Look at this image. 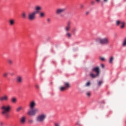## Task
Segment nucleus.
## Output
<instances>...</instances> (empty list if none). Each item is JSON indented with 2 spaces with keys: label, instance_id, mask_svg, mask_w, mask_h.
Segmentation results:
<instances>
[{
  "label": "nucleus",
  "instance_id": "obj_1",
  "mask_svg": "<svg viewBox=\"0 0 126 126\" xmlns=\"http://www.w3.org/2000/svg\"><path fill=\"white\" fill-rule=\"evenodd\" d=\"M1 110H2L1 114L3 116L6 117V118H9V114H8L11 110V106L10 105H2L1 107Z\"/></svg>",
  "mask_w": 126,
  "mask_h": 126
},
{
  "label": "nucleus",
  "instance_id": "obj_2",
  "mask_svg": "<svg viewBox=\"0 0 126 126\" xmlns=\"http://www.w3.org/2000/svg\"><path fill=\"white\" fill-rule=\"evenodd\" d=\"M93 71H94V72H95L96 74H94L93 73H91L90 76L92 77V78H95L99 76L100 74V68L98 66L94 67L93 68Z\"/></svg>",
  "mask_w": 126,
  "mask_h": 126
},
{
  "label": "nucleus",
  "instance_id": "obj_3",
  "mask_svg": "<svg viewBox=\"0 0 126 126\" xmlns=\"http://www.w3.org/2000/svg\"><path fill=\"white\" fill-rule=\"evenodd\" d=\"M66 11V8H58L55 10L56 15H59L61 17H63V13H64Z\"/></svg>",
  "mask_w": 126,
  "mask_h": 126
},
{
  "label": "nucleus",
  "instance_id": "obj_4",
  "mask_svg": "<svg viewBox=\"0 0 126 126\" xmlns=\"http://www.w3.org/2000/svg\"><path fill=\"white\" fill-rule=\"evenodd\" d=\"M39 112H40L39 108L31 109V110L28 112V115L31 116V117H34V116H35Z\"/></svg>",
  "mask_w": 126,
  "mask_h": 126
},
{
  "label": "nucleus",
  "instance_id": "obj_5",
  "mask_svg": "<svg viewBox=\"0 0 126 126\" xmlns=\"http://www.w3.org/2000/svg\"><path fill=\"white\" fill-rule=\"evenodd\" d=\"M37 14L33 11L32 12H30L28 14V18L30 21H33L36 19V15Z\"/></svg>",
  "mask_w": 126,
  "mask_h": 126
},
{
  "label": "nucleus",
  "instance_id": "obj_6",
  "mask_svg": "<svg viewBox=\"0 0 126 126\" xmlns=\"http://www.w3.org/2000/svg\"><path fill=\"white\" fill-rule=\"evenodd\" d=\"M45 119H46V115L41 114L39 115L36 118V123H43L44 121H45Z\"/></svg>",
  "mask_w": 126,
  "mask_h": 126
},
{
  "label": "nucleus",
  "instance_id": "obj_7",
  "mask_svg": "<svg viewBox=\"0 0 126 126\" xmlns=\"http://www.w3.org/2000/svg\"><path fill=\"white\" fill-rule=\"evenodd\" d=\"M98 42L101 45H108L109 43V39L107 38H99Z\"/></svg>",
  "mask_w": 126,
  "mask_h": 126
},
{
  "label": "nucleus",
  "instance_id": "obj_8",
  "mask_svg": "<svg viewBox=\"0 0 126 126\" xmlns=\"http://www.w3.org/2000/svg\"><path fill=\"white\" fill-rule=\"evenodd\" d=\"M70 87V84L68 82H64V87H61L60 88V91H64L66 89H68Z\"/></svg>",
  "mask_w": 126,
  "mask_h": 126
},
{
  "label": "nucleus",
  "instance_id": "obj_9",
  "mask_svg": "<svg viewBox=\"0 0 126 126\" xmlns=\"http://www.w3.org/2000/svg\"><path fill=\"white\" fill-rule=\"evenodd\" d=\"M116 26H120L121 29H125V26L126 25V23L124 22H123L121 20H117L116 22Z\"/></svg>",
  "mask_w": 126,
  "mask_h": 126
},
{
  "label": "nucleus",
  "instance_id": "obj_10",
  "mask_svg": "<svg viewBox=\"0 0 126 126\" xmlns=\"http://www.w3.org/2000/svg\"><path fill=\"white\" fill-rule=\"evenodd\" d=\"M42 9H43V7H41V6H40L39 5H36L34 7V10L33 11L36 14H38V13H40L41 12V11H42Z\"/></svg>",
  "mask_w": 126,
  "mask_h": 126
},
{
  "label": "nucleus",
  "instance_id": "obj_11",
  "mask_svg": "<svg viewBox=\"0 0 126 126\" xmlns=\"http://www.w3.org/2000/svg\"><path fill=\"white\" fill-rule=\"evenodd\" d=\"M70 29H71V22L68 21L66 24V26L64 27V30L66 32H68L70 31Z\"/></svg>",
  "mask_w": 126,
  "mask_h": 126
},
{
  "label": "nucleus",
  "instance_id": "obj_12",
  "mask_svg": "<svg viewBox=\"0 0 126 126\" xmlns=\"http://www.w3.org/2000/svg\"><path fill=\"white\" fill-rule=\"evenodd\" d=\"M16 82L17 83H19V84H21V83L23 82V77L21 76H18L16 77Z\"/></svg>",
  "mask_w": 126,
  "mask_h": 126
},
{
  "label": "nucleus",
  "instance_id": "obj_13",
  "mask_svg": "<svg viewBox=\"0 0 126 126\" xmlns=\"http://www.w3.org/2000/svg\"><path fill=\"white\" fill-rule=\"evenodd\" d=\"M20 123L21 124V125H24L25 123H26V116H23L20 119Z\"/></svg>",
  "mask_w": 126,
  "mask_h": 126
},
{
  "label": "nucleus",
  "instance_id": "obj_14",
  "mask_svg": "<svg viewBox=\"0 0 126 126\" xmlns=\"http://www.w3.org/2000/svg\"><path fill=\"white\" fill-rule=\"evenodd\" d=\"M29 107L30 109H34L36 107V102L34 100L31 101L29 104Z\"/></svg>",
  "mask_w": 126,
  "mask_h": 126
},
{
  "label": "nucleus",
  "instance_id": "obj_15",
  "mask_svg": "<svg viewBox=\"0 0 126 126\" xmlns=\"http://www.w3.org/2000/svg\"><path fill=\"white\" fill-rule=\"evenodd\" d=\"M3 101H8V96L4 95L3 96L0 97V101L2 102Z\"/></svg>",
  "mask_w": 126,
  "mask_h": 126
},
{
  "label": "nucleus",
  "instance_id": "obj_16",
  "mask_svg": "<svg viewBox=\"0 0 126 126\" xmlns=\"http://www.w3.org/2000/svg\"><path fill=\"white\" fill-rule=\"evenodd\" d=\"M114 61H115V56H110L108 59V62L109 63H114Z\"/></svg>",
  "mask_w": 126,
  "mask_h": 126
},
{
  "label": "nucleus",
  "instance_id": "obj_17",
  "mask_svg": "<svg viewBox=\"0 0 126 126\" xmlns=\"http://www.w3.org/2000/svg\"><path fill=\"white\" fill-rule=\"evenodd\" d=\"M14 24H15V20H14V19H10L9 20V25H10V26H13Z\"/></svg>",
  "mask_w": 126,
  "mask_h": 126
},
{
  "label": "nucleus",
  "instance_id": "obj_18",
  "mask_svg": "<svg viewBox=\"0 0 126 126\" xmlns=\"http://www.w3.org/2000/svg\"><path fill=\"white\" fill-rule=\"evenodd\" d=\"M11 103H13V104H16L17 102V98L15 97V96H13L11 98Z\"/></svg>",
  "mask_w": 126,
  "mask_h": 126
},
{
  "label": "nucleus",
  "instance_id": "obj_19",
  "mask_svg": "<svg viewBox=\"0 0 126 126\" xmlns=\"http://www.w3.org/2000/svg\"><path fill=\"white\" fill-rule=\"evenodd\" d=\"M38 14H39V17L41 18H44V17L46 16V14L44 12H39V13H38Z\"/></svg>",
  "mask_w": 126,
  "mask_h": 126
},
{
  "label": "nucleus",
  "instance_id": "obj_20",
  "mask_svg": "<svg viewBox=\"0 0 126 126\" xmlns=\"http://www.w3.org/2000/svg\"><path fill=\"white\" fill-rule=\"evenodd\" d=\"M122 46L123 48H126V37H125L123 39L122 43Z\"/></svg>",
  "mask_w": 126,
  "mask_h": 126
},
{
  "label": "nucleus",
  "instance_id": "obj_21",
  "mask_svg": "<svg viewBox=\"0 0 126 126\" xmlns=\"http://www.w3.org/2000/svg\"><path fill=\"white\" fill-rule=\"evenodd\" d=\"M72 36V34L71 33L67 32L66 33V37L68 38V39H70V38Z\"/></svg>",
  "mask_w": 126,
  "mask_h": 126
},
{
  "label": "nucleus",
  "instance_id": "obj_22",
  "mask_svg": "<svg viewBox=\"0 0 126 126\" xmlns=\"http://www.w3.org/2000/svg\"><path fill=\"white\" fill-rule=\"evenodd\" d=\"M22 110H23L22 106H19L16 108V112H20V111H22Z\"/></svg>",
  "mask_w": 126,
  "mask_h": 126
},
{
  "label": "nucleus",
  "instance_id": "obj_23",
  "mask_svg": "<svg viewBox=\"0 0 126 126\" xmlns=\"http://www.w3.org/2000/svg\"><path fill=\"white\" fill-rule=\"evenodd\" d=\"M86 95L88 97H90L91 96V92H87L86 93Z\"/></svg>",
  "mask_w": 126,
  "mask_h": 126
},
{
  "label": "nucleus",
  "instance_id": "obj_24",
  "mask_svg": "<svg viewBox=\"0 0 126 126\" xmlns=\"http://www.w3.org/2000/svg\"><path fill=\"white\" fill-rule=\"evenodd\" d=\"M22 17L24 19H25V18H26L27 16H26V13L25 12H24L22 13Z\"/></svg>",
  "mask_w": 126,
  "mask_h": 126
},
{
  "label": "nucleus",
  "instance_id": "obj_25",
  "mask_svg": "<svg viewBox=\"0 0 126 126\" xmlns=\"http://www.w3.org/2000/svg\"><path fill=\"white\" fill-rule=\"evenodd\" d=\"M99 60L101 62H106V58L105 57H100Z\"/></svg>",
  "mask_w": 126,
  "mask_h": 126
},
{
  "label": "nucleus",
  "instance_id": "obj_26",
  "mask_svg": "<svg viewBox=\"0 0 126 126\" xmlns=\"http://www.w3.org/2000/svg\"><path fill=\"white\" fill-rule=\"evenodd\" d=\"M7 63H13L14 62H13V60L11 59H9L7 60Z\"/></svg>",
  "mask_w": 126,
  "mask_h": 126
},
{
  "label": "nucleus",
  "instance_id": "obj_27",
  "mask_svg": "<svg viewBox=\"0 0 126 126\" xmlns=\"http://www.w3.org/2000/svg\"><path fill=\"white\" fill-rule=\"evenodd\" d=\"M28 123H29V124H32L34 123V121H33V120L30 119V120H29Z\"/></svg>",
  "mask_w": 126,
  "mask_h": 126
},
{
  "label": "nucleus",
  "instance_id": "obj_28",
  "mask_svg": "<svg viewBox=\"0 0 126 126\" xmlns=\"http://www.w3.org/2000/svg\"><path fill=\"white\" fill-rule=\"evenodd\" d=\"M102 83H103V81H99L98 82V84H97V85L98 86H101V84H102Z\"/></svg>",
  "mask_w": 126,
  "mask_h": 126
},
{
  "label": "nucleus",
  "instance_id": "obj_29",
  "mask_svg": "<svg viewBox=\"0 0 126 126\" xmlns=\"http://www.w3.org/2000/svg\"><path fill=\"white\" fill-rule=\"evenodd\" d=\"M7 75H8V73L5 72L3 73V77H7Z\"/></svg>",
  "mask_w": 126,
  "mask_h": 126
},
{
  "label": "nucleus",
  "instance_id": "obj_30",
  "mask_svg": "<svg viewBox=\"0 0 126 126\" xmlns=\"http://www.w3.org/2000/svg\"><path fill=\"white\" fill-rule=\"evenodd\" d=\"M91 83L90 82H88L86 84V86L88 87L90 85Z\"/></svg>",
  "mask_w": 126,
  "mask_h": 126
},
{
  "label": "nucleus",
  "instance_id": "obj_31",
  "mask_svg": "<svg viewBox=\"0 0 126 126\" xmlns=\"http://www.w3.org/2000/svg\"><path fill=\"white\" fill-rule=\"evenodd\" d=\"M35 88H36V89H39L40 86L38 84H36Z\"/></svg>",
  "mask_w": 126,
  "mask_h": 126
},
{
  "label": "nucleus",
  "instance_id": "obj_32",
  "mask_svg": "<svg viewBox=\"0 0 126 126\" xmlns=\"http://www.w3.org/2000/svg\"><path fill=\"white\" fill-rule=\"evenodd\" d=\"M55 126H61V124L60 123H55Z\"/></svg>",
  "mask_w": 126,
  "mask_h": 126
},
{
  "label": "nucleus",
  "instance_id": "obj_33",
  "mask_svg": "<svg viewBox=\"0 0 126 126\" xmlns=\"http://www.w3.org/2000/svg\"><path fill=\"white\" fill-rule=\"evenodd\" d=\"M47 22L50 23L51 22V19L50 18H48L47 19Z\"/></svg>",
  "mask_w": 126,
  "mask_h": 126
},
{
  "label": "nucleus",
  "instance_id": "obj_34",
  "mask_svg": "<svg viewBox=\"0 0 126 126\" xmlns=\"http://www.w3.org/2000/svg\"><path fill=\"white\" fill-rule=\"evenodd\" d=\"M80 7H81V8H83V7H84V5H83V4H81V5H80Z\"/></svg>",
  "mask_w": 126,
  "mask_h": 126
},
{
  "label": "nucleus",
  "instance_id": "obj_35",
  "mask_svg": "<svg viewBox=\"0 0 126 126\" xmlns=\"http://www.w3.org/2000/svg\"><path fill=\"white\" fill-rule=\"evenodd\" d=\"M75 31H76V29H73L72 32H75Z\"/></svg>",
  "mask_w": 126,
  "mask_h": 126
},
{
  "label": "nucleus",
  "instance_id": "obj_36",
  "mask_svg": "<svg viewBox=\"0 0 126 126\" xmlns=\"http://www.w3.org/2000/svg\"><path fill=\"white\" fill-rule=\"evenodd\" d=\"M95 4V2L94 1H91V4Z\"/></svg>",
  "mask_w": 126,
  "mask_h": 126
},
{
  "label": "nucleus",
  "instance_id": "obj_37",
  "mask_svg": "<svg viewBox=\"0 0 126 126\" xmlns=\"http://www.w3.org/2000/svg\"><path fill=\"white\" fill-rule=\"evenodd\" d=\"M101 67L102 68H104L105 67V66L103 64H101Z\"/></svg>",
  "mask_w": 126,
  "mask_h": 126
},
{
  "label": "nucleus",
  "instance_id": "obj_38",
  "mask_svg": "<svg viewBox=\"0 0 126 126\" xmlns=\"http://www.w3.org/2000/svg\"><path fill=\"white\" fill-rule=\"evenodd\" d=\"M89 14V12L87 11L86 12V15H88Z\"/></svg>",
  "mask_w": 126,
  "mask_h": 126
},
{
  "label": "nucleus",
  "instance_id": "obj_39",
  "mask_svg": "<svg viewBox=\"0 0 126 126\" xmlns=\"http://www.w3.org/2000/svg\"><path fill=\"white\" fill-rule=\"evenodd\" d=\"M103 1H104V2H107L108 1V0H103Z\"/></svg>",
  "mask_w": 126,
  "mask_h": 126
},
{
  "label": "nucleus",
  "instance_id": "obj_40",
  "mask_svg": "<svg viewBox=\"0 0 126 126\" xmlns=\"http://www.w3.org/2000/svg\"><path fill=\"white\" fill-rule=\"evenodd\" d=\"M96 1H97V2H100V0H96Z\"/></svg>",
  "mask_w": 126,
  "mask_h": 126
},
{
  "label": "nucleus",
  "instance_id": "obj_41",
  "mask_svg": "<svg viewBox=\"0 0 126 126\" xmlns=\"http://www.w3.org/2000/svg\"><path fill=\"white\" fill-rule=\"evenodd\" d=\"M0 126H2V122H0Z\"/></svg>",
  "mask_w": 126,
  "mask_h": 126
}]
</instances>
